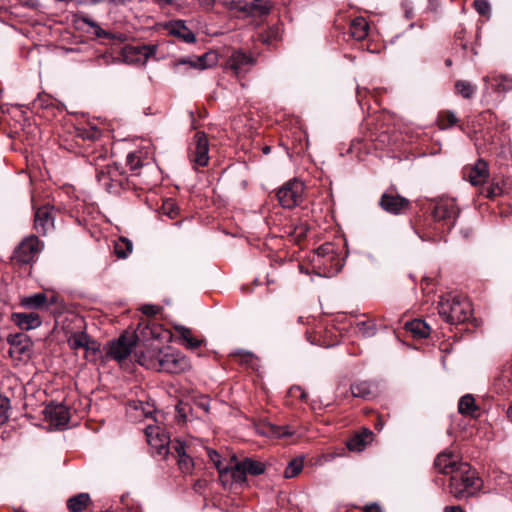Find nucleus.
<instances>
[{"instance_id":"nucleus-1","label":"nucleus","mask_w":512,"mask_h":512,"mask_svg":"<svg viewBox=\"0 0 512 512\" xmlns=\"http://www.w3.org/2000/svg\"><path fill=\"white\" fill-rule=\"evenodd\" d=\"M483 482L470 464H461L449 481V492L456 499L468 498L481 490Z\"/></svg>"},{"instance_id":"nucleus-2","label":"nucleus","mask_w":512,"mask_h":512,"mask_svg":"<svg viewBox=\"0 0 512 512\" xmlns=\"http://www.w3.org/2000/svg\"><path fill=\"white\" fill-rule=\"evenodd\" d=\"M438 314L451 325L464 323L472 315V305L464 297L448 295L440 299Z\"/></svg>"},{"instance_id":"nucleus-3","label":"nucleus","mask_w":512,"mask_h":512,"mask_svg":"<svg viewBox=\"0 0 512 512\" xmlns=\"http://www.w3.org/2000/svg\"><path fill=\"white\" fill-rule=\"evenodd\" d=\"M141 333L145 338L148 336L152 337V340L143 345V348L140 347L135 351L136 361L141 365L146 367L147 369H153L157 371L161 361V357L164 354L159 343L158 337H155V332L152 331L148 326L145 327Z\"/></svg>"},{"instance_id":"nucleus-4","label":"nucleus","mask_w":512,"mask_h":512,"mask_svg":"<svg viewBox=\"0 0 512 512\" xmlns=\"http://www.w3.org/2000/svg\"><path fill=\"white\" fill-rule=\"evenodd\" d=\"M43 248L42 242L35 235L25 237L14 249L11 262L14 265H30L36 261Z\"/></svg>"},{"instance_id":"nucleus-5","label":"nucleus","mask_w":512,"mask_h":512,"mask_svg":"<svg viewBox=\"0 0 512 512\" xmlns=\"http://www.w3.org/2000/svg\"><path fill=\"white\" fill-rule=\"evenodd\" d=\"M379 207L386 213L399 216L407 213L411 209V202L401 196L394 186L386 189L378 201Z\"/></svg>"},{"instance_id":"nucleus-6","label":"nucleus","mask_w":512,"mask_h":512,"mask_svg":"<svg viewBox=\"0 0 512 512\" xmlns=\"http://www.w3.org/2000/svg\"><path fill=\"white\" fill-rule=\"evenodd\" d=\"M137 342L136 334L124 333L108 343L106 355L117 362H122L130 356Z\"/></svg>"},{"instance_id":"nucleus-7","label":"nucleus","mask_w":512,"mask_h":512,"mask_svg":"<svg viewBox=\"0 0 512 512\" xmlns=\"http://www.w3.org/2000/svg\"><path fill=\"white\" fill-rule=\"evenodd\" d=\"M304 184L297 180H289L277 192L280 205L284 208H294L302 201Z\"/></svg>"},{"instance_id":"nucleus-8","label":"nucleus","mask_w":512,"mask_h":512,"mask_svg":"<svg viewBox=\"0 0 512 512\" xmlns=\"http://www.w3.org/2000/svg\"><path fill=\"white\" fill-rule=\"evenodd\" d=\"M157 371L166 373H182L191 368V363L188 357L180 351L167 349L161 357Z\"/></svg>"},{"instance_id":"nucleus-9","label":"nucleus","mask_w":512,"mask_h":512,"mask_svg":"<svg viewBox=\"0 0 512 512\" xmlns=\"http://www.w3.org/2000/svg\"><path fill=\"white\" fill-rule=\"evenodd\" d=\"M157 48L155 44L126 45L121 49V57L128 64H144L156 54Z\"/></svg>"},{"instance_id":"nucleus-10","label":"nucleus","mask_w":512,"mask_h":512,"mask_svg":"<svg viewBox=\"0 0 512 512\" xmlns=\"http://www.w3.org/2000/svg\"><path fill=\"white\" fill-rule=\"evenodd\" d=\"M432 215L435 221L442 222L451 228L459 216V208L454 199H440L435 203Z\"/></svg>"},{"instance_id":"nucleus-11","label":"nucleus","mask_w":512,"mask_h":512,"mask_svg":"<svg viewBox=\"0 0 512 512\" xmlns=\"http://www.w3.org/2000/svg\"><path fill=\"white\" fill-rule=\"evenodd\" d=\"M231 9L243 15L260 17L269 14L271 4L269 0H239L232 2Z\"/></svg>"},{"instance_id":"nucleus-12","label":"nucleus","mask_w":512,"mask_h":512,"mask_svg":"<svg viewBox=\"0 0 512 512\" xmlns=\"http://www.w3.org/2000/svg\"><path fill=\"white\" fill-rule=\"evenodd\" d=\"M216 63L217 54L210 51L202 54L201 56L179 59L174 63V69L179 71L181 66H188L189 68L204 70L214 66Z\"/></svg>"},{"instance_id":"nucleus-13","label":"nucleus","mask_w":512,"mask_h":512,"mask_svg":"<svg viewBox=\"0 0 512 512\" xmlns=\"http://www.w3.org/2000/svg\"><path fill=\"white\" fill-rule=\"evenodd\" d=\"M53 207L44 205L36 209L34 215V229L38 234L45 236L54 228Z\"/></svg>"},{"instance_id":"nucleus-14","label":"nucleus","mask_w":512,"mask_h":512,"mask_svg":"<svg viewBox=\"0 0 512 512\" xmlns=\"http://www.w3.org/2000/svg\"><path fill=\"white\" fill-rule=\"evenodd\" d=\"M254 64V58L242 50H235L226 61V67L235 75L245 73Z\"/></svg>"},{"instance_id":"nucleus-15","label":"nucleus","mask_w":512,"mask_h":512,"mask_svg":"<svg viewBox=\"0 0 512 512\" xmlns=\"http://www.w3.org/2000/svg\"><path fill=\"white\" fill-rule=\"evenodd\" d=\"M147 442L158 455L166 457L169 454V438L160 432L158 427H148L145 431Z\"/></svg>"},{"instance_id":"nucleus-16","label":"nucleus","mask_w":512,"mask_h":512,"mask_svg":"<svg viewBox=\"0 0 512 512\" xmlns=\"http://www.w3.org/2000/svg\"><path fill=\"white\" fill-rule=\"evenodd\" d=\"M209 144L206 135L203 132H197L194 136V148L192 149L191 160L199 165L206 166L209 161Z\"/></svg>"},{"instance_id":"nucleus-17","label":"nucleus","mask_w":512,"mask_h":512,"mask_svg":"<svg viewBox=\"0 0 512 512\" xmlns=\"http://www.w3.org/2000/svg\"><path fill=\"white\" fill-rule=\"evenodd\" d=\"M461 464H467V462L460 461L457 455L447 451L439 453L434 461V466L438 472L450 475V477Z\"/></svg>"},{"instance_id":"nucleus-18","label":"nucleus","mask_w":512,"mask_h":512,"mask_svg":"<svg viewBox=\"0 0 512 512\" xmlns=\"http://www.w3.org/2000/svg\"><path fill=\"white\" fill-rule=\"evenodd\" d=\"M488 177V165L483 159H478L473 166L466 167L464 170V178L474 186L484 184Z\"/></svg>"},{"instance_id":"nucleus-19","label":"nucleus","mask_w":512,"mask_h":512,"mask_svg":"<svg viewBox=\"0 0 512 512\" xmlns=\"http://www.w3.org/2000/svg\"><path fill=\"white\" fill-rule=\"evenodd\" d=\"M172 448L176 453L177 464L180 471L184 474H192L194 461L188 454L185 443L176 440L172 443Z\"/></svg>"},{"instance_id":"nucleus-20","label":"nucleus","mask_w":512,"mask_h":512,"mask_svg":"<svg viewBox=\"0 0 512 512\" xmlns=\"http://www.w3.org/2000/svg\"><path fill=\"white\" fill-rule=\"evenodd\" d=\"M166 29L170 35L182 40L185 43L195 42V34L186 26L183 20H174L166 24Z\"/></svg>"},{"instance_id":"nucleus-21","label":"nucleus","mask_w":512,"mask_h":512,"mask_svg":"<svg viewBox=\"0 0 512 512\" xmlns=\"http://www.w3.org/2000/svg\"><path fill=\"white\" fill-rule=\"evenodd\" d=\"M11 319L21 330L26 331L36 329L42 324V320L36 312L13 313Z\"/></svg>"},{"instance_id":"nucleus-22","label":"nucleus","mask_w":512,"mask_h":512,"mask_svg":"<svg viewBox=\"0 0 512 512\" xmlns=\"http://www.w3.org/2000/svg\"><path fill=\"white\" fill-rule=\"evenodd\" d=\"M45 412L46 417L55 426H66L70 420L69 410L63 404L49 405Z\"/></svg>"},{"instance_id":"nucleus-23","label":"nucleus","mask_w":512,"mask_h":512,"mask_svg":"<svg viewBox=\"0 0 512 512\" xmlns=\"http://www.w3.org/2000/svg\"><path fill=\"white\" fill-rule=\"evenodd\" d=\"M257 431L260 435L271 438L288 437L294 434V430L289 426H278L270 422L261 423L258 426Z\"/></svg>"},{"instance_id":"nucleus-24","label":"nucleus","mask_w":512,"mask_h":512,"mask_svg":"<svg viewBox=\"0 0 512 512\" xmlns=\"http://www.w3.org/2000/svg\"><path fill=\"white\" fill-rule=\"evenodd\" d=\"M351 393L354 397L369 400L377 395L376 386L368 381H361L351 385Z\"/></svg>"},{"instance_id":"nucleus-25","label":"nucleus","mask_w":512,"mask_h":512,"mask_svg":"<svg viewBox=\"0 0 512 512\" xmlns=\"http://www.w3.org/2000/svg\"><path fill=\"white\" fill-rule=\"evenodd\" d=\"M91 503V497L88 493H79L70 497L66 505L70 512H83Z\"/></svg>"},{"instance_id":"nucleus-26","label":"nucleus","mask_w":512,"mask_h":512,"mask_svg":"<svg viewBox=\"0 0 512 512\" xmlns=\"http://www.w3.org/2000/svg\"><path fill=\"white\" fill-rule=\"evenodd\" d=\"M175 329L179 335V339L183 342L187 349L195 350L202 345L203 341L195 338L189 328L179 325L176 326Z\"/></svg>"},{"instance_id":"nucleus-27","label":"nucleus","mask_w":512,"mask_h":512,"mask_svg":"<svg viewBox=\"0 0 512 512\" xmlns=\"http://www.w3.org/2000/svg\"><path fill=\"white\" fill-rule=\"evenodd\" d=\"M8 343L11 345L10 354H23L29 348L30 342L27 335L17 333L8 337Z\"/></svg>"},{"instance_id":"nucleus-28","label":"nucleus","mask_w":512,"mask_h":512,"mask_svg":"<svg viewBox=\"0 0 512 512\" xmlns=\"http://www.w3.org/2000/svg\"><path fill=\"white\" fill-rule=\"evenodd\" d=\"M48 297L45 293L39 292L21 299L20 304L27 309H41L46 307Z\"/></svg>"},{"instance_id":"nucleus-29","label":"nucleus","mask_w":512,"mask_h":512,"mask_svg":"<svg viewBox=\"0 0 512 512\" xmlns=\"http://www.w3.org/2000/svg\"><path fill=\"white\" fill-rule=\"evenodd\" d=\"M373 433L365 429L363 432L355 434L352 438L347 442V447L350 451H362L367 445L368 441L371 439Z\"/></svg>"},{"instance_id":"nucleus-30","label":"nucleus","mask_w":512,"mask_h":512,"mask_svg":"<svg viewBox=\"0 0 512 512\" xmlns=\"http://www.w3.org/2000/svg\"><path fill=\"white\" fill-rule=\"evenodd\" d=\"M369 25L363 17H357L350 24V34L357 41H361L368 35Z\"/></svg>"},{"instance_id":"nucleus-31","label":"nucleus","mask_w":512,"mask_h":512,"mask_svg":"<svg viewBox=\"0 0 512 512\" xmlns=\"http://www.w3.org/2000/svg\"><path fill=\"white\" fill-rule=\"evenodd\" d=\"M458 411L463 415L476 417L479 407L476 405L475 398L471 394L462 396L458 403Z\"/></svg>"},{"instance_id":"nucleus-32","label":"nucleus","mask_w":512,"mask_h":512,"mask_svg":"<svg viewBox=\"0 0 512 512\" xmlns=\"http://www.w3.org/2000/svg\"><path fill=\"white\" fill-rule=\"evenodd\" d=\"M406 329L415 337L425 338L430 334L429 325L420 319H414L406 324Z\"/></svg>"},{"instance_id":"nucleus-33","label":"nucleus","mask_w":512,"mask_h":512,"mask_svg":"<svg viewBox=\"0 0 512 512\" xmlns=\"http://www.w3.org/2000/svg\"><path fill=\"white\" fill-rule=\"evenodd\" d=\"M233 483L243 486L247 481V472L243 461L236 462L233 466L227 467Z\"/></svg>"},{"instance_id":"nucleus-34","label":"nucleus","mask_w":512,"mask_h":512,"mask_svg":"<svg viewBox=\"0 0 512 512\" xmlns=\"http://www.w3.org/2000/svg\"><path fill=\"white\" fill-rule=\"evenodd\" d=\"M458 123V118L452 111H441L437 116V125L441 130H446Z\"/></svg>"},{"instance_id":"nucleus-35","label":"nucleus","mask_w":512,"mask_h":512,"mask_svg":"<svg viewBox=\"0 0 512 512\" xmlns=\"http://www.w3.org/2000/svg\"><path fill=\"white\" fill-rule=\"evenodd\" d=\"M76 17H77V21H81L84 24L88 25L89 27L93 28L94 34L98 38H106V39H112L113 38L112 33L102 29L100 27V25L97 22H95L94 20H92L90 17H88L86 15H78Z\"/></svg>"},{"instance_id":"nucleus-36","label":"nucleus","mask_w":512,"mask_h":512,"mask_svg":"<svg viewBox=\"0 0 512 512\" xmlns=\"http://www.w3.org/2000/svg\"><path fill=\"white\" fill-rule=\"evenodd\" d=\"M456 92L465 99H471L477 91L476 85L466 80H458L455 83Z\"/></svg>"},{"instance_id":"nucleus-37","label":"nucleus","mask_w":512,"mask_h":512,"mask_svg":"<svg viewBox=\"0 0 512 512\" xmlns=\"http://www.w3.org/2000/svg\"><path fill=\"white\" fill-rule=\"evenodd\" d=\"M126 165L130 171L134 174H138V170L144 166V160L142 159L141 151L130 152L126 158Z\"/></svg>"},{"instance_id":"nucleus-38","label":"nucleus","mask_w":512,"mask_h":512,"mask_svg":"<svg viewBox=\"0 0 512 512\" xmlns=\"http://www.w3.org/2000/svg\"><path fill=\"white\" fill-rule=\"evenodd\" d=\"M133 244L132 242L125 238L120 237L119 240L115 243L114 250L118 258H126L132 252Z\"/></svg>"},{"instance_id":"nucleus-39","label":"nucleus","mask_w":512,"mask_h":512,"mask_svg":"<svg viewBox=\"0 0 512 512\" xmlns=\"http://www.w3.org/2000/svg\"><path fill=\"white\" fill-rule=\"evenodd\" d=\"M243 464L247 474L252 476H258L265 472V464L260 461L253 460L251 458H245L243 460Z\"/></svg>"},{"instance_id":"nucleus-40","label":"nucleus","mask_w":512,"mask_h":512,"mask_svg":"<svg viewBox=\"0 0 512 512\" xmlns=\"http://www.w3.org/2000/svg\"><path fill=\"white\" fill-rule=\"evenodd\" d=\"M118 168L113 165H106L101 169H97L96 178L101 182L105 179L113 180L119 176Z\"/></svg>"},{"instance_id":"nucleus-41","label":"nucleus","mask_w":512,"mask_h":512,"mask_svg":"<svg viewBox=\"0 0 512 512\" xmlns=\"http://www.w3.org/2000/svg\"><path fill=\"white\" fill-rule=\"evenodd\" d=\"M207 453H208L209 459L214 463L215 467L217 468V470L219 472L220 480L224 483V478L226 476H228L229 469L227 467H222L221 457L217 451L209 449V450H207Z\"/></svg>"},{"instance_id":"nucleus-42","label":"nucleus","mask_w":512,"mask_h":512,"mask_svg":"<svg viewBox=\"0 0 512 512\" xmlns=\"http://www.w3.org/2000/svg\"><path fill=\"white\" fill-rule=\"evenodd\" d=\"M494 90L500 93H506L512 90V78L507 76H497L493 79Z\"/></svg>"},{"instance_id":"nucleus-43","label":"nucleus","mask_w":512,"mask_h":512,"mask_svg":"<svg viewBox=\"0 0 512 512\" xmlns=\"http://www.w3.org/2000/svg\"><path fill=\"white\" fill-rule=\"evenodd\" d=\"M303 469V458H295L291 460L285 471H284V477L285 478H293L297 476Z\"/></svg>"},{"instance_id":"nucleus-44","label":"nucleus","mask_w":512,"mask_h":512,"mask_svg":"<svg viewBox=\"0 0 512 512\" xmlns=\"http://www.w3.org/2000/svg\"><path fill=\"white\" fill-rule=\"evenodd\" d=\"M88 343V334L85 332L74 333L68 339V344L71 349L77 350L79 348H84Z\"/></svg>"},{"instance_id":"nucleus-45","label":"nucleus","mask_w":512,"mask_h":512,"mask_svg":"<svg viewBox=\"0 0 512 512\" xmlns=\"http://www.w3.org/2000/svg\"><path fill=\"white\" fill-rule=\"evenodd\" d=\"M357 331L363 336V337H372L376 333V327L374 324L370 323L369 321H358L356 323Z\"/></svg>"},{"instance_id":"nucleus-46","label":"nucleus","mask_w":512,"mask_h":512,"mask_svg":"<svg viewBox=\"0 0 512 512\" xmlns=\"http://www.w3.org/2000/svg\"><path fill=\"white\" fill-rule=\"evenodd\" d=\"M475 10L482 16L489 17L491 14V6L488 0H474Z\"/></svg>"},{"instance_id":"nucleus-47","label":"nucleus","mask_w":512,"mask_h":512,"mask_svg":"<svg viewBox=\"0 0 512 512\" xmlns=\"http://www.w3.org/2000/svg\"><path fill=\"white\" fill-rule=\"evenodd\" d=\"M84 349L86 352V358H89L91 354L96 355L100 352V344L88 336V343L84 346Z\"/></svg>"},{"instance_id":"nucleus-48","label":"nucleus","mask_w":512,"mask_h":512,"mask_svg":"<svg viewBox=\"0 0 512 512\" xmlns=\"http://www.w3.org/2000/svg\"><path fill=\"white\" fill-rule=\"evenodd\" d=\"M101 133L96 127H90L80 133L83 139L96 140L100 137Z\"/></svg>"},{"instance_id":"nucleus-49","label":"nucleus","mask_w":512,"mask_h":512,"mask_svg":"<svg viewBox=\"0 0 512 512\" xmlns=\"http://www.w3.org/2000/svg\"><path fill=\"white\" fill-rule=\"evenodd\" d=\"M502 192L501 188L498 185H491L485 189H483L482 194L485 195L486 198H494L500 195Z\"/></svg>"},{"instance_id":"nucleus-50","label":"nucleus","mask_w":512,"mask_h":512,"mask_svg":"<svg viewBox=\"0 0 512 512\" xmlns=\"http://www.w3.org/2000/svg\"><path fill=\"white\" fill-rule=\"evenodd\" d=\"M141 311L145 315L154 316L159 312V307L156 305H143Z\"/></svg>"},{"instance_id":"nucleus-51","label":"nucleus","mask_w":512,"mask_h":512,"mask_svg":"<svg viewBox=\"0 0 512 512\" xmlns=\"http://www.w3.org/2000/svg\"><path fill=\"white\" fill-rule=\"evenodd\" d=\"M90 1L92 4L106 2L111 5L120 6V5H126L127 3L131 2L132 0H90Z\"/></svg>"},{"instance_id":"nucleus-52","label":"nucleus","mask_w":512,"mask_h":512,"mask_svg":"<svg viewBox=\"0 0 512 512\" xmlns=\"http://www.w3.org/2000/svg\"><path fill=\"white\" fill-rule=\"evenodd\" d=\"M164 211L167 213L171 218H173L176 214V206L172 201H167L164 203Z\"/></svg>"},{"instance_id":"nucleus-53","label":"nucleus","mask_w":512,"mask_h":512,"mask_svg":"<svg viewBox=\"0 0 512 512\" xmlns=\"http://www.w3.org/2000/svg\"><path fill=\"white\" fill-rule=\"evenodd\" d=\"M9 399L7 397H3L2 396V404H1V407H2V424L4 423L5 420L8 419V415L6 414V411L7 409L9 408Z\"/></svg>"},{"instance_id":"nucleus-54","label":"nucleus","mask_w":512,"mask_h":512,"mask_svg":"<svg viewBox=\"0 0 512 512\" xmlns=\"http://www.w3.org/2000/svg\"><path fill=\"white\" fill-rule=\"evenodd\" d=\"M296 392H299V398L303 401L306 400L307 394L301 389L299 386H294L290 389L291 394H295Z\"/></svg>"},{"instance_id":"nucleus-55","label":"nucleus","mask_w":512,"mask_h":512,"mask_svg":"<svg viewBox=\"0 0 512 512\" xmlns=\"http://www.w3.org/2000/svg\"><path fill=\"white\" fill-rule=\"evenodd\" d=\"M21 5L36 8L39 4L38 0H18Z\"/></svg>"},{"instance_id":"nucleus-56","label":"nucleus","mask_w":512,"mask_h":512,"mask_svg":"<svg viewBox=\"0 0 512 512\" xmlns=\"http://www.w3.org/2000/svg\"><path fill=\"white\" fill-rule=\"evenodd\" d=\"M332 250V247L330 244H325V245H322L321 247H319L317 249V254L320 256V255H325V254H328L330 251Z\"/></svg>"},{"instance_id":"nucleus-57","label":"nucleus","mask_w":512,"mask_h":512,"mask_svg":"<svg viewBox=\"0 0 512 512\" xmlns=\"http://www.w3.org/2000/svg\"><path fill=\"white\" fill-rule=\"evenodd\" d=\"M364 512H382V509L377 504H371V505H367L365 507Z\"/></svg>"},{"instance_id":"nucleus-58","label":"nucleus","mask_w":512,"mask_h":512,"mask_svg":"<svg viewBox=\"0 0 512 512\" xmlns=\"http://www.w3.org/2000/svg\"><path fill=\"white\" fill-rule=\"evenodd\" d=\"M153 1L161 7L171 6L175 3V0H153Z\"/></svg>"},{"instance_id":"nucleus-59","label":"nucleus","mask_w":512,"mask_h":512,"mask_svg":"<svg viewBox=\"0 0 512 512\" xmlns=\"http://www.w3.org/2000/svg\"><path fill=\"white\" fill-rule=\"evenodd\" d=\"M444 512H465L461 506H446Z\"/></svg>"},{"instance_id":"nucleus-60","label":"nucleus","mask_w":512,"mask_h":512,"mask_svg":"<svg viewBox=\"0 0 512 512\" xmlns=\"http://www.w3.org/2000/svg\"><path fill=\"white\" fill-rule=\"evenodd\" d=\"M57 303V297L52 295L51 297H48V302L46 304V307L52 306Z\"/></svg>"},{"instance_id":"nucleus-61","label":"nucleus","mask_w":512,"mask_h":512,"mask_svg":"<svg viewBox=\"0 0 512 512\" xmlns=\"http://www.w3.org/2000/svg\"><path fill=\"white\" fill-rule=\"evenodd\" d=\"M112 36H113L112 39L116 38V39H118L120 41H125L126 40V36L124 34H119L118 36H115V35L112 34Z\"/></svg>"},{"instance_id":"nucleus-62","label":"nucleus","mask_w":512,"mask_h":512,"mask_svg":"<svg viewBox=\"0 0 512 512\" xmlns=\"http://www.w3.org/2000/svg\"><path fill=\"white\" fill-rule=\"evenodd\" d=\"M507 416L512 421V405L507 410Z\"/></svg>"},{"instance_id":"nucleus-63","label":"nucleus","mask_w":512,"mask_h":512,"mask_svg":"<svg viewBox=\"0 0 512 512\" xmlns=\"http://www.w3.org/2000/svg\"><path fill=\"white\" fill-rule=\"evenodd\" d=\"M262 151H263L264 154H269L270 151H271V147L270 146H265V147H263Z\"/></svg>"},{"instance_id":"nucleus-64","label":"nucleus","mask_w":512,"mask_h":512,"mask_svg":"<svg viewBox=\"0 0 512 512\" xmlns=\"http://www.w3.org/2000/svg\"><path fill=\"white\" fill-rule=\"evenodd\" d=\"M104 186H106V187H108V188H109V187H111V184H110L109 182H105V181H104Z\"/></svg>"}]
</instances>
